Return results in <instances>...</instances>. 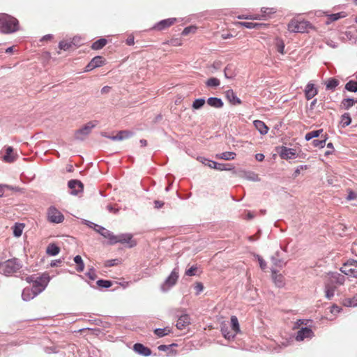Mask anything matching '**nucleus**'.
Wrapping results in <instances>:
<instances>
[{"label": "nucleus", "instance_id": "obj_63", "mask_svg": "<svg viewBox=\"0 0 357 357\" xmlns=\"http://www.w3.org/2000/svg\"><path fill=\"white\" fill-rule=\"evenodd\" d=\"M176 344H172L169 345L161 344V345L158 346V349L160 351H167V350L169 349V348L171 347L176 346Z\"/></svg>", "mask_w": 357, "mask_h": 357}, {"label": "nucleus", "instance_id": "obj_37", "mask_svg": "<svg viewBox=\"0 0 357 357\" xmlns=\"http://www.w3.org/2000/svg\"><path fill=\"white\" fill-rule=\"evenodd\" d=\"M322 132H323V129L312 130L311 132H307L305 135V139L306 141H310L313 138L319 137Z\"/></svg>", "mask_w": 357, "mask_h": 357}, {"label": "nucleus", "instance_id": "obj_64", "mask_svg": "<svg viewBox=\"0 0 357 357\" xmlns=\"http://www.w3.org/2000/svg\"><path fill=\"white\" fill-rule=\"evenodd\" d=\"M84 223L85 225H86L88 227H89L90 228L93 229V230H95L97 227H98V225L93 223L91 221L86 220H84Z\"/></svg>", "mask_w": 357, "mask_h": 357}, {"label": "nucleus", "instance_id": "obj_17", "mask_svg": "<svg viewBox=\"0 0 357 357\" xmlns=\"http://www.w3.org/2000/svg\"><path fill=\"white\" fill-rule=\"evenodd\" d=\"M190 324V318L188 314H184L179 317L176 326L179 330H183Z\"/></svg>", "mask_w": 357, "mask_h": 357}, {"label": "nucleus", "instance_id": "obj_14", "mask_svg": "<svg viewBox=\"0 0 357 357\" xmlns=\"http://www.w3.org/2000/svg\"><path fill=\"white\" fill-rule=\"evenodd\" d=\"M344 281L345 278L343 275L337 272H333L328 274V280L327 283H331L332 285H341L344 284Z\"/></svg>", "mask_w": 357, "mask_h": 357}, {"label": "nucleus", "instance_id": "obj_2", "mask_svg": "<svg viewBox=\"0 0 357 357\" xmlns=\"http://www.w3.org/2000/svg\"><path fill=\"white\" fill-rule=\"evenodd\" d=\"M288 31L291 33H309L311 30H315L316 28L309 22L297 18L292 19L287 24Z\"/></svg>", "mask_w": 357, "mask_h": 357}, {"label": "nucleus", "instance_id": "obj_26", "mask_svg": "<svg viewBox=\"0 0 357 357\" xmlns=\"http://www.w3.org/2000/svg\"><path fill=\"white\" fill-rule=\"evenodd\" d=\"M236 154L232 151H226L215 155L217 159H222L225 160H234Z\"/></svg>", "mask_w": 357, "mask_h": 357}, {"label": "nucleus", "instance_id": "obj_40", "mask_svg": "<svg viewBox=\"0 0 357 357\" xmlns=\"http://www.w3.org/2000/svg\"><path fill=\"white\" fill-rule=\"evenodd\" d=\"M224 75L227 79H232L235 77L236 74L231 65H228L225 67L224 70Z\"/></svg>", "mask_w": 357, "mask_h": 357}, {"label": "nucleus", "instance_id": "obj_15", "mask_svg": "<svg viewBox=\"0 0 357 357\" xmlns=\"http://www.w3.org/2000/svg\"><path fill=\"white\" fill-rule=\"evenodd\" d=\"M279 155L281 158L284 160H289L291 158H296L297 154L295 149L287 148L286 146H282Z\"/></svg>", "mask_w": 357, "mask_h": 357}, {"label": "nucleus", "instance_id": "obj_50", "mask_svg": "<svg viewBox=\"0 0 357 357\" xmlns=\"http://www.w3.org/2000/svg\"><path fill=\"white\" fill-rule=\"evenodd\" d=\"M132 133L128 130H121L118 132L119 140H123L132 136Z\"/></svg>", "mask_w": 357, "mask_h": 357}, {"label": "nucleus", "instance_id": "obj_19", "mask_svg": "<svg viewBox=\"0 0 357 357\" xmlns=\"http://www.w3.org/2000/svg\"><path fill=\"white\" fill-rule=\"evenodd\" d=\"M305 98L307 100L312 99L314 96L317 94V90L314 87V85L311 83H308L305 89Z\"/></svg>", "mask_w": 357, "mask_h": 357}, {"label": "nucleus", "instance_id": "obj_31", "mask_svg": "<svg viewBox=\"0 0 357 357\" xmlns=\"http://www.w3.org/2000/svg\"><path fill=\"white\" fill-rule=\"evenodd\" d=\"M153 332L157 337H162L171 333L172 330L169 327H165L163 328H155Z\"/></svg>", "mask_w": 357, "mask_h": 357}, {"label": "nucleus", "instance_id": "obj_1", "mask_svg": "<svg viewBox=\"0 0 357 357\" xmlns=\"http://www.w3.org/2000/svg\"><path fill=\"white\" fill-rule=\"evenodd\" d=\"M19 29L18 20L14 17L5 14H0V32L12 33Z\"/></svg>", "mask_w": 357, "mask_h": 357}, {"label": "nucleus", "instance_id": "obj_30", "mask_svg": "<svg viewBox=\"0 0 357 357\" xmlns=\"http://www.w3.org/2000/svg\"><path fill=\"white\" fill-rule=\"evenodd\" d=\"M60 252V248L54 243L50 244L46 250V252L47 255L50 256H56Z\"/></svg>", "mask_w": 357, "mask_h": 357}, {"label": "nucleus", "instance_id": "obj_36", "mask_svg": "<svg viewBox=\"0 0 357 357\" xmlns=\"http://www.w3.org/2000/svg\"><path fill=\"white\" fill-rule=\"evenodd\" d=\"M107 40L106 39L100 38L92 44L91 48L95 50H100L107 44Z\"/></svg>", "mask_w": 357, "mask_h": 357}, {"label": "nucleus", "instance_id": "obj_22", "mask_svg": "<svg viewBox=\"0 0 357 357\" xmlns=\"http://www.w3.org/2000/svg\"><path fill=\"white\" fill-rule=\"evenodd\" d=\"M207 104L214 108H222L224 105L222 100L216 97H210L207 99Z\"/></svg>", "mask_w": 357, "mask_h": 357}, {"label": "nucleus", "instance_id": "obj_3", "mask_svg": "<svg viewBox=\"0 0 357 357\" xmlns=\"http://www.w3.org/2000/svg\"><path fill=\"white\" fill-rule=\"evenodd\" d=\"M1 266L3 274L6 276L17 273L22 267L21 261L15 257L5 261Z\"/></svg>", "mask_w": 357, "mask_h": 357}, {"label": "nucleus", "instance_id": "obj_16", "mask_svg": "<svg viewBox=\"0 0 357 357\" xmlns=\"http://www.w3.org/2000/svg\"><path fill=\"white\" fill-rule=\"evenodd\" d=\"M133 350L143 356H149L151 354V349L141 343H135L133 345Z\"/></svg>", "mask_w": 357, "mask_h": 357}, {"label": "nucleus", "instance_id": "obj_5", "mask_svg": "<svg viewBox=\"0 0 357 357\" xmlns=\"http://www.w3.org/2000/svg\"><path fill=\"white\" fill-rule=\"evenodd\" d=\"M50 280V278L49 275L47 273H43L41 275L36 278L31 289L37 295H38L45 289Z\"/></svg>", "mask_w": 357, "mask_h": 357}, {"label": "nucleus", "instance_id": "obj_25", "mask_svg": "<svg viewBox=\"0 0 357 357\" xmlns=\"http://www.w3.org/2000/svg\"><path fill=\"white\" fill-rule=\"evenodd\" d=\"M336 289L335 285H332L331 283L326 282L325 284V296L326 298L331 300L335 294V291Z\"/></svg>", "mask_w": 357, "mask_h": 357}, {"label": "nucleus", "instance_id": "obj_46", "mask_svg": "<svg viewBox=\"0 0 357 357\" xmlns=\"http://www.w3.org/2000/svg\"><path fill=\"white\" fill-rule=\"evenodd\" d=\"M205 102L204 98L195 99L192 102V107L194 109H199L204 105Z\"/></svg>", "mask_w": 357, "mask_h": 357}, {"label": "nucleus", "instance_id": "obj_23", "mask_svg": "<svg viewBox=\"0 0 357 357\" xmlns=\"http://www.w3.org/2000/svg\"><path fill=\"white\" fill-rule=\"evenodd\" d=\"M38 296L31 288H24L22 293V298L24 301H29Z\"/></svg>", "mask_w": 357, "mask_h": 357}, {"label": "nucleus", "instance_id": "obj_51", "mask_svg": "<svg viewBox=\"0 0 357 357\" xmlns=\"http://www.w3.org/2000/svg\"><path fill=\"white\" fill-rule=\"evenodd\" d=\"M326 139H327V137L326 135L324 139H321V140L314 139L312 142V144L314 147L324 148L326 145Z\"/></svg>", "mask_w": 357, "mask_h": 357}, {"label": "nucleus", "instance_id": "obj_38", "mask_svg": "<svg viewBox=\"0 0 357 357\" xmlns=\"http://www.w3.org/2000/svg\"><path fill=\"white\" fill-rule=\"evenodd\" d=\"M74 261L75 263L77 264V268H76V270L78 271V272H82L83 271L84 268V264L83 262V260L81 257V256L79 255H76L75 257H74Z\"/></svg>", "mask_w": 357, "mask_h": 357}, {"label": "nucleus", "instance_id": "obj_13", "mask_svg": "<svg viewBox=\"0 0 357 357\" xmlns=\"http://www.w3.org/2000/svg\"><path fill=\"white\" fill-rule=\"evenodd\" d=\"M68 186L70 189V194L77 195L79 192L83 191V183L79 180H70L68 183Z\"/></svg>", "mask_w": 357, "mask_h": 357}, {"label": "nucleus", "instance_id": "obj_42", "mask_svg": "<svg viewBox=\"0 0 357 357\" xmlns=\"http://www.w3.org/2000/svg\"><path fill=\"white\" fill-rule=\"evenodd\" d=\"M339 81L335 78H331L326 82V89L328 90H335V89L338 86Z\"/></svg>", "mask_w": 357, "mask_h": 357}, {"label": "nucleus", "instance_id": "obj_28", "mask_svg": "<svg viewBox=\"0 0 357 357\" xmlns=\"http://www.w3.org/2000/svg\"><path fill=\"white\" fill-rule=\"evenodd\" d=\"M13 149L11 146H8L6 149V154L3 155V159L6 162H12L15 160V157L13 155Z\"/></svg>", "mask_w": 357, "mask_h": 357}, {"label": "nucleus", "instance_id": "obj_57", "mask_svg": "<svg viewBox=\"0 0 357 357\" xmlns=\"http://www.w3.org/2000/svg\"><path fill=\"white\" fill-rule=\"evenodd\" d=\"M119 261H120L118 259H109L106 261L105 265L107 267H111L117 265L119 263Z\"/></svg>", "mask_w": 357, "mask_h": 357}, {"label": "nucleus", "instance_id": "obj_34", "mask_svg": "<svg viewBox=\"0 0 357 357\" xmlns=\"http://www.w3.org/2000/svg\"><path fill=\"white\" fill-rule=\"evenodd\" d=\"M344 89L349 92H357V82L355 80H349L346 83Z\"/></svg>", "mask_w": 357, "mask_h": 357}, {"label": "nucleus", "instance_id": "obj_56", "mask_svg": "<svg viewBox=\"0 0 357 357\" xmlns=\"http://www.w3.org/2000/svg\"><path fill=\"white\" fill-rule=\"evenodd\" d=\"M274 282L278 287H282L284 285L283 277L281 275H276L273 278Z\"/></svg>", "mask_w": 357, "mask_h": 357}, {"label": "nucleus", "instance_id": "obj_41", "mask_svg": "<svg viewBox=\"0 0 357 357\" xmlns=\"http://www.w3.org/2000/svg\"><path fill=\"white\" fill-rule=\"evenodd\" d=\"M221 333L222 335L227 340L234 339L236 336L234 333H231L228 330V327L226 326H221Z\"/></svg>", "mask_w": 357, "mask_h": 357}, {"label": "nucleus", "instance_id": "obj_35", "mask_svg": "<svg viewBox=\"0 0 357 357\" xmlns=\"http://www.w3.org/2000/svg\"><path fill=\"white\" fill-rule=\"evenodd\" d=\"M351 123V118L349 113H344L341 116L340 123L342 128L349 126Z\"/></svg>", "mask_w": 357, "mask_h": 357}, {"label": "nucleus", "instance_id": "obj_59", "mask_svg": "<svg viewBox=\"0 0 357 357\" xmlns=\"http://www.w3.org/2000/svg\"><path fill=\"white\" fill-rule=\"evenodd\" d=\"M306 169H307V165H300V166L297 167L293 174V176L294 178L297 177L300 174L301 170Z\"/></svg>", "mask_w": 357, "mask_h": 357}, {"label": "nucleus", "instance_id": "obj_9", "mask_svg": "<svg viewBox=\"0 0 357 357\" xmlns=\"http://www.w3.org/2000/svg\"><path fill=\"white\" fill-rule=\"evenodd\" d=\"M197 160L204 164L206 166L209 167L211 169H214L219 171H228L231 170V167H227L226 165L222 163H218L213 160L205 158L204 157H198Z\"/></svg>", "mask_w": 357, "mask_h": 357}, {"label": "nucleus", "instance_id": "obj_39", "mask_svg": "<svg viewBox=\"0 0 357 357\" xmlns=\"http://www.w3.org/2000/svg\"><path fill=\"white\" fill-rule=\"evenodd\" d=\"M104 62L105 60L101 56H96L91 60V63L95 68L102 66L104 64Z\"/></svg>", "mask_w": 357, "mask_h": 357}, {"label": "nucleus", "instance_id": "obj_43", "mask_svg": "<svg viewBox=\"0 0 357 357\" xmlns=\"http://www.w3.org/2000/svg\"><path fill=\"white\" fill-rule=\"evenodd\" d=\"M220 84V81L216 77H211L206 82V85L208 87L216 88Z\"/></svg>", "mask_w": 357, "mask_h": 357}, {"label": "nucleus", "instance_id": "obj_6", "mask_svg": "<svg viewBox=\"0 0 357 357\" xmlns=\"http://www.w3.org/2000/svg\"><path fill=\"white\" fill-rule=\"evenodd\" d=\"M95 121H89L83 127L77 130L75 133V139L79 141H83L90 134L91 130L96 126Z\"/></svg>", "mask_w": 357, "mask_h": 357}, {"label": "nucleus", "instance_id": "obj_61", "mask_svg": "<svg viewBox=\"0 0 357 357\" xmlns=\"http://www.w3.org/2000/svg\"><path fill=\"white\" fill-rule=\"evenodd\" d=\"M86 275L89 277V278L91 280H94L97 275L96 273V271L93 268H91L87 273Z\"/></svg>", "mask_w": 357, "mask_h": 357}, {"label": "nucleus", "instance_id": "obj_48", "mask_svg": "<svg viewBox=\"0 0 357 357\" xmlns=\"http://www.w3.org/2000/svg\"><path fill=\"white\" fill-rule=\"evenodd\" d=\"M96 284L99 287L105 289H107L112 285V281L102 279L98 280Z\"/></svg>", "mask_w": 357, "mask_h": 357}, {"label": "nucleus", "instance_id": "obj_24", "mask_svg": "<svg viewBox=\"0 0 357 357\" xmlns=\"http://www.w3.org/2000/svg\"><path fill=\"white\" fill-rule=\"evenodd\" d=\"M356 99L352 98H344L341 101L340 107L342 109L349 110L350 108H351L354 105L355 103H356Z\"/></svg>", "mask_w": 357, "mask_h": 357}, {"label": "nucleus", "instance_id": "obj_52", "mask_svg": "<svg viewBox=\"0 0 357 357\" xmlns=\"http://www.w3.org/2000/svg\"><path fill=\"white\" fill-rule=\"evenodd\" d=\"M345 15L343 12L331 14L328 15V20H330L331 22H334L336 20H338L340 18L344 17Z\"/></svg>", "mask_w": 357, "mask_h": 357}, {"label": "nucleus", "instance_id": "obj_53", "mask_svg": "<svg viewBox=\"0 0 357 357\" xmlns=\"http://www.w3.org/2000/svg\"><path fill=\"white\" fill-rule=\"evenodd\" d=\"M72 45L73 42L63 40L59 43V47L61 50H68L72 47Z\"/></svg>", "mask_w": 357, "mask_h": 357}, {"label": "nucleus", "instance_id": "obj_7", "mask_svg": "<svg viewBox=\"0 0 357 357\" xmlns=\"http://www.w3.org/2000/svg\"><path fill=\"white\" fill-rule=\"evenodd\" d=\"M178 278V270L175 268L171 272L170 275L166 278L161 284L160 289L163 292L167 291L170 288L174 286Z\"/></svg>", "mask_w": 357, "mask_h": 357}, {"label": "nucleus", "instance_id": "obj_58", "mask_svg": "<svg viewBox=\"0 0 357 357\" xmlns=\"http://www.w3.org/2000/svg\"><path fill=\"white\" fill-rule=\"evenodd\" d=\"M194 289L196 291V294H199L204 289V285L202 282H196Z\"/></svg>", "mask_w": 357, "mask_h": 357}, {"label": "nucleus", "instance_id": "obj_55", "mask_svg": "<svg viewBox=\"0 0 357 357\" xmlns=\"http://www.w3.org/2000/svg\"><path fill=\"white\" fill-rule=\"evenodd\" d=\"M198 268L197 266H192L190 268L185 271V275L188 276H194L197 275Z\"/></svg>", "mask_w": 357, "mask_h": 357}, {"label": "nucleus", "instance_id": "obj_18", "mask_svg": "<svg viewBox=\"0 0 357 357\" xmlns=\"http://www.w3.org/2000/svg\"><path fill=\"white\" fill-rule=\"evenodd\" d=\"M271 261L275 266L280 268L283 267L287 264L279 251H277L275 255L271 257Z\"/></svg>", "mask_w": 357, "mask_h": 357}, {"label": "nucleus", "instance_id": "obj_27", "mask_svg": "<svg viewBox=\"0 0 357 357\" xmlns=\"http://www.w3.org/2000/svg\"><path fill=\"white\" fill-rule=\"evenodd\" d=\"M239 24L247 29H259L261 27L264 26L265 24L262 23H256V22H241Z\"/></svg>", "mask_w": 357, "mask_h": 357}, {"label": "nucleus", "instance_id": "obj_21", "mask_svg": "<svg viewBox=\"0 0 357 357\" xmlns=\"http://www.w3.org/2000/svg\"><path fill=\"white\" fill-rule=\"evenodd\" d=\"M255 128L259 132L261 135H266L268 131V126L265 123L260 120H255L253 122Z\"/></svg>", "mask_w": 357, "mask_h": 357}, {"label": "nucleus", "instance_id": "obj_47", "mask_svg": "<svg viewBox=\"0 0 357 357\" xmlns=\"http://www.w3.org/2000/svg\"><path fill=\"white\" fill-rule=\"evenodd\" d=\"M244 178L248 181H259V178L257 174L252 172H247L244 174Z\"/></svg>", "mask_w": 357, "mask_h": 357}, {"label": "nucleus", "instance_id": "obj_45", "mask_svg": "<svg viewBox=\"0 0 357 357\" xmlns=\"http://www.w3.org/2000/svg\"><path fill=\"white\" fill-rule=\"evenodd\" d=\"M261 16L263 18H266L269 17L271 14H273L276 12L275 9L273 8H262L261 9Z\"/></svg>", "mask_w": 357, "mask_h": 357}, {"label": "nucleus", "instance_id": "obj_8", "mask_svg": "<svg viewBox=\"0 0 357 357\" xmlns=\"http://www.w3.org/2000/svg\"><path fill=\"white\" fill-rule=\"evenodd\" d=\"M340 271L349 276L357 278V261L354 259H349L343 264Z\"/></svg>", "mask_w": 357, "mask_h": 357}, {"label": "nucleus", "instance_id": "obj_12", "mask_svg": "<svg viewBox=\"0 0 357 357\" xmlns=\"http://www.w3.org/2000/svg\"><path fill=\"white\" fill-rule=\"evenodd\" d=\"M314 337V332L308 327H302L297 332L296 340L303 341L305 339H311Z\"/></svg>", "mask_w": 357, "mask_h": 357}, {"label": "nucleus", "instance_id": "obj_4", "mask_svg": "<svg viewBox=\"0 0 357 357\" xmlns=\"http://www.w3.org/2000/svg\"><path fill=\"white\" fill-rule=\"evenodd\" d=\"M117 243L128 244V248H133L137 245L135 240L132 239V235L130 233L114 235L113 233L109 240V244L114 245Z\"/></svg>", "mask_w": 357, "mask_h": 357}, {"label": "nucleus", "instance_id": "obj_10", "mask_svg": "<svg viewBox=\"0 0 357 357\" xmlns=\"http://www.w3.org/2000/svg\"><path fill=\"white\" fill-rule=\"evenodd\" d=\"M48 220L54 223H61L64 220L63 214L59 211L54 206H51L48 209Z\"/></svg>", "mask_w": 357, "mask_h": 357}, {"label": "nucleus", "instance_id": "obj_29", "mask_svg": "<svg viewBox=\"0 0 357 357\" xmlns=\"http://www.w3.org/2000/svg\"><path fill=\"white\" fill-rule=\"evenodd\" d=\"M95 231L100 234L102 236H103L105 238L110 240V238L112 236V232L109 230L105 229V227L98 225V227H97Z\"/></svg>", "mask_w": 357, "mask_h": 357}, {"label": "nucleus", "instance_id": "obj_33", "mask_svg": "<svg viewBox=\"0 0 357 357\" xmlns=\"http://www.w3.org/2000/svg\"><path fill=\"white\" fill-rule=\"evenodd\" d=\"M343 305L347 307L357 306V294L352 298H346L343 300Z\"/></svg>", "mask_w": 357, "mask_h": 357}, {"label": "nucleus", "instance_id": "obj_60", "mask_svg": "<svg viewBox=\"0 0 357 357\" xmlns=\"http://www.w3.org/2000/svg\"><path fill=\"white\" fill-rule=\"evenodd\" d=\"M258 261H259V266H260V268L262 269V270H264L266 268V261L262 259V257L261 256H259V255H257L256 256Z\"/></svg>", "mask_w": 357, "mask_h": 357}, {"label": "nucleus", "instance_id": "obj_54", "mask_svg": "<svg viewBox=\"0 0 357 357\" xmlns=\"http://www.w3.org/2000/svg\"><path fill=\"white\" fill-rule=\"evenodd\" d=\"M197 26H187L185 27L183 31H182V35L183 36H187L190 33H195L197 30Z\"/></svg>", "mask_w": 357, "mask_h": 357}, {"label": "nucleus", "instance_id": "obj_32", "mask_svg": "<svg viewBox=\"0 0 357 357\" xmlns=\"http://www.w3.org/2000/svg\"><path fill=\"white\" fill-rule=\"evenodd\" d=\"M231 327L235 335L241 331L238 320L236 316L231 317Z\"/></svg>", "mask_w": 357, "mask_h": 357}, {"label": "nucleus", "instance_id": "obj_49", "mask_svg": "<svg viewBox=\"0 0 357 357\" xmlns=\"http://www.w3.org/2000/svg\"><path fill=\"white\" fill-rule=\"evenodd\" d=\"M276 49L278 52L282 54H284V43L283 40L280 38H276Z\"/></svg>", "mask_w": 357, "mask_h": 357}, {"label": "nucleus", "instance_id": "obj_20", "mask_svg": "<svg viewBox=\"0 0 357 357\" xmlns=\"http://www.w3.org/2000/svg\"><path fill=\"white\" fill-rule=\"evenodd\" d=\"M225 96L228 101L233 105H238L241 103V100L236 96L234 91L231 89L226 91Z\"/></svg>", "mask_w": 357, "mask_h": 357}, {"label": "nucleus", "instance_id": "obj_62", "mask_svg": "<svg viewBox=\"0 0 357 357\" xmlns=\"http://www.w3.org/2000/svg\"><path fill=\"white\" fill-rule=\"evenodd\" d=\"M45 351L47 354H56L58 353L57 347H47L45 348Z\"/></svg>", "mask_w": 357, "mask_h": 357}, {"label": "nucleus", "instance_id": "obj_11", "mask_svg": "<svg viewBox=\"0 0 357 357\" xmlns=\"http://www.w3.org/2000/svg\"><path fill=\"white\" fill-rule=\"evenodd\" d=\"M178 21L177 18L171 17L165 20H160L158 23H156L153 26V29L158 31H162L166 29L167 28L171 26L175 22Z\"/></svg>", "mask_w": 357, "mask_h": 357}, {"label": "nucleus", "instance_id": "obj_44", "mask_svg": "<svg viewBox=\"0 0 357 357\" xmlns=\"http://www.w3.org/2000/svg\"><path fill=\"white\" fill-rule=\"evenodd\" d=\"M24 225L21 223H15L13 227V235L15 237H20L23 231Z\"/></svg>", "mask_w": 357, "mask_h": 357}]
</instances>
